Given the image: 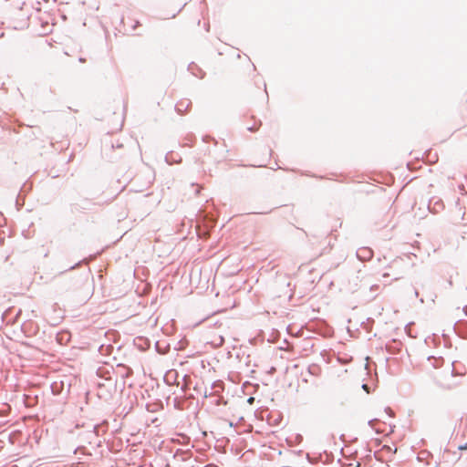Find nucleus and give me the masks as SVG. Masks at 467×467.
Wrapping results in <instances>:
<instances>
[{
	"instance_id": "4",
	"label": "nucleus",
	"mask_w": 467,
	"mask_h": 467,
	"mask_svg": "<svg viewBox=\"0 0 467 467\" xmlns=\"http://www.w3.org/2000/svg\"><path fill=\"white\" fill-rule=\"evenodd\" d=\"M248 401H249L250 403H252V402L254 401V398H250V399L248 400Z\"/></svg>"
},
{
	"instance_id": "2",
	"label": "nucleus",
	"mask_w": 467,
	"mask_h": 467,
	"mask_svg": "<svg viewBox=\"0 0 467 467\" xmlns=\"http://www.w3.org/2000/svg\"><path fill=\"white\" fill-rule=\"evenodd\" d=\"M460 450H467V443L459 447Z\"/></svg>"
},
{
	"instance_id": "1",
	"label": "nucleus",
	"mask_w": 467,
	"mask_h": 467,
	"mask_svg": "<svg viewBox=\"0 0 467 467\" xmlns=\"http://www.w3.org/2000/svg\"><path fill=\"white\" fill-rule=\"evenodd\" d=\"M357 256L361 261H368L372 258L373 251L368 247H361L358 250Z\"/></svg>"
},
{
	"instance_id": "3",
	"label": "nucleus",
	"mask_w": 467,
	"mask_h": 467,
	"mask_svg": "<svg viewBox=\"0 0 467 467\" xmlns=\"http://www.w3.org/2000/svg\"><path fill=\"white\" fill-rule=\"evenodd\" d=\"M382 275H383L384 277H388V276H389V273H384Z\"/></svg>"
}]
</instances>
